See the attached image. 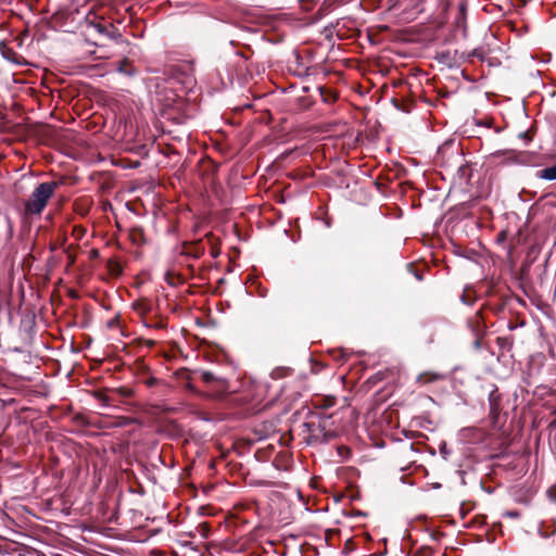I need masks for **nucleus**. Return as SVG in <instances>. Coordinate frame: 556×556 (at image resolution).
I'll return each mask as SVG.
<instances>
[{
    "instance_id": "obj_9",
    "label": "nucleus",
    "mask_w": 556,
    "mask_h": 556,
    "mask_svg": "<svg viewBox=\"0 0 556 556\" xmlns=\"http://www.w3.org/2000/svg\"><path fill=\"white\" fill-rule=\"evenodd\" d=\"M274 377H278V370L273 371Z\"/></svg>"
},
{
    "instance_id": "obj_6",
    "label": "nucleus",
    "mask_w": 556,
    "mask_h": 556,
    "mask_svg": "<svg viewBox=\"0 0 556 556\" xmlns=\"http://www.w3.org/2000/svg\"><path fill=\"white\" fill-rule=\"evenodd\" d=\"M127 66H128V62H127V60H124L119 63L117 71L119 73H124V74H131V72L129 70H127Z\"/></svg>"
},
{
    "instance_id": "obj_7",
    "label": "nucleus",
    "mask_w": 556,
    "mask_h": 556,
    "mask_svg": "<svg viewBox=\"0 0 556 556\" xmlns=\"http://www.w3.org/2000/svg\"><path fill=\"white\" fill-rule=\"evenodd\" d=\"M0 49H1V53L2 55L8 59V60H11V61H16L15 59H12L8 53H7V49H5V46L1 43L0 46Z\"/></svg>"
},
{
    "instance_id": "obj_2",
    "label": "nucleus",
    "mask_w": 556,
    "mask_h": 556,
    "mask_svg": "<svg viewBox=\"0 0 556 556\" xmlns=\"http://www.w3.org/2000/svg\"><path fill=\"white\" fill-rule=\"evenodd\" d=\"M94 28L99 34L105 35L109 38L117 39L121 37L119 33L112 25L109 29L105 25L96 24Z\"/></svg>"
},
{
    "instance_id": "obj_5",
    "label": "nucleus",
    "mask_w": 556,
    "mask_h": 556,
    "mask_svg": "<svg viewBox=\"0 0 556 556\" xmlns=\"http://www.w3.org/2000/svg\"><path fill=\"white\" fill-rule=\"evenodd\" d=\"M201 378H202L203 381H205L207 383H210V382L215 380V377H214V375L211 371H202L201 372Z\"/></svg>"
},
{
    "instance_id": "obj_1",
    "label": "nucleus",
    "mask_w": 556,
    "mask_h": 556,
    "mask_svg": "<svg viewBox=\"0 0 556 556\" xmlns=\"http://www.w3.org/2000/svg\"><path fill=\"white\" fill-rule=\"evenodd\" d=\"M56 188L58 184L55 181L39 184L24 203L25 215H40L50 198L54 194Z\"/></svg>"
},
{
    "instance_id": "obj_4",
    "label": "nucleus",
    "mask_w": 556,
    "mask_h": 556,
    "mask_svg": "<svg viewBox=\"0 0 556 556\" xmlns=\"http://www.w3.org/2000/svg\"><path fill=\"white\" fill-rule=\"evenodd\" d=\"M440 378H441V376L438 375V374L424 372V374H420L417 377V381L420 382V383H429V382L435 381V380H438Z\"/></svg>"
},
{
    "instance_id": "obj_8",
    "label": "nucleus",
    "mask_w": 556,
    "mask_h": 556,
    "mask_svg": "<svg viewBox=\"0 0 556 556\" xmlns=\"http://www.w3.org/2000/svg\"><path fill=\"white\" fill-rule=\"evenodd\" d=\"M465 10H466V3H465V2H460V3H459V11H460L462 13H465Z\"/></svg>"
},
{
    "instance_id": "obj_3",
    "label": "nucleus",
    "mask_w": 556,
    "mask_h": 556,
    "mask_svg": "<svg viewBox=\"0 0 556 556\" xmlns=\"http://www.w3.org/2000/svg\"><path fill=\"white\" fill-rule=\"evenodd\" d=\"M539 177L546 180H556V164L539 172Z\"/></svg>"
}]
</instances>
